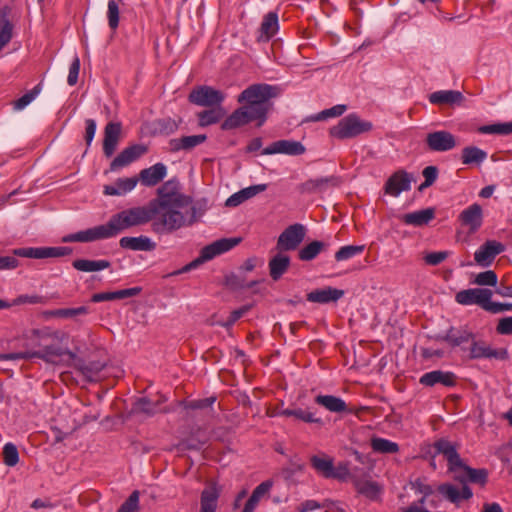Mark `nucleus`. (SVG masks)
<instances>
[{
    "label": "nucleus",
    "instance_id": "obj_42",
    "mask_svg": "<svg viewBox=\"0 0 512 512\" xmlns=\"http://www.w3.org/2000/svg\"><path fill=\"white\" fill-rule=\"evenodd\" d=\"M474 338V334L468 330L450 328L443 340L452 347H458L472 341Z\"/></svg>",
    "mask_w": 512,
    "mask_h": 512
},
{
    "label": "nucleus",
    "instance_id": "obj_40",
    "mask_svg": "<svg viewBox=\"0 0 512 512\" xmlns=\"http://www.w3.org/2000/svg\"><path fill=\"white\" fill-rule=\"evenodd\" d=\"M435 216V211L433 208H427L423 210H418L412 213L404 214L401 217V220L408 225L413 226H424L428 224Z\"/></svg>",
    "mask_w": 512,
    "mask_h": 512
},
{
    "label": "nucleus",
    "instance_id": "obj_53",
    "mask_svg": "<svg viewBox=\"0 0 512 512\" xmlns=\"http://www.w3.org/2000/svg\"><path fill=\"white\" fill-rule=\"evenodd\" d=\"M122 0H109L108 1V10H107V18L109 27L112 30H116L119 25V14H120V4Z\"/></svg>",
    "mask_w": 512,
    "mask_h": 512
},
{
    "label": "nucleus",
    "instance_id": "obj_52",
    "mask_svg": "<svg viewBox=\"0 0 512 512\" xmlns=\"http://www.w3.org/2000/svg\"><path fill=\"white\" fill-rule=\"evenodd\" d=\"M365 250L364 245H347L342 246L336 253L335 259L336 261H345L355 257L356 255H360Z\"/></svg>",
    "mask_w": 512,
    "mask_h": 512
},
{
    "label": "nucleus",
    "instance_id": "obj_14",
    "mask_svg": "<svg viewBox=\"0 0 512 512\" xmlns=\"http://www.w3.org/2000/svg\"><path fill=\"white\" fill-rule=\"evenodd\" d=\"M470 359H481V358H494L501 361L509 359V353L506 348L493 349L491 346L486 344L485 341H471L470 347Z\"/></svg>",
    "mask_w": 512,
    "mask_h": 512
},
{
    "label": "nucleus",
    "instance_id": "obj_34",
    "mask_svg": "<svg viewBox=\"0 0 512 512\" xmlns=\"http://www.w3.org/2000/svg\"><path fill=\"white\" fill-rule=\"evenodd\" d=\"M166 401L164 396L159 397L156 401H152L149 398L142 397L137 399L132 406V412L136 414H145L152 416L155 413L162 412L160 405Z\"/></svg>",
    "mask_w": 512,
    "mask_h": 512
},
{
    "label": "nucleus",
    "instance_id": "obj_36",
    "mask_svg": "<svg viewBox=\"0 0 512 512\" xmlns=\"http://www.w3.org/2000/svg\"><path fill=\"white\" fill-rule=\"evenodd\" d=\"M141 292L140 287H132L127 289H122L118 291L112 292H101L95 293L91 297V301L94 303L103 302V301H113L120 300L125 298H130L138 295Z\"/></svg>",
    "mask_w": 512,
    "mask_h": 512
},
{
    "label": "nucleus",
    "instance_id": "obj_21",
    "mask_svg": "<svg viewBox=\"0 0 512 512\" xmlns=\"http://www.w3.org/2000/svg\"><path fill=\"white\" fill-rule=\"evenodd\" d=\"M411 176L404 170L393 173L385 184V193L398 196L403 191L410 190Z\"/></svg>",
    "mask_w": 512,
    "mask_h": 512
},
{
    "label": "nucleus",
    "instance_id": "obj_59",
    "mask_svg": "<svg viewBox=\"0 0 512 512\" xmlns=\"http://www.w3.org/2000/svg\"><path fill=\"white\" fill-rule=\"evenodd\" d=\"M40 92V85L35 86L31 91L21 96L18 100L14 103V108L16 110H21L25 108L29 103L33 101V99L37 96V94Z\"/></svg>",
    "mask_w": 512,
    "mask_h": 512
},
{
    "label": "nucleus",
    "instance_id": "obj_54",
    "mask_svg": "<svg viewBox=\"0 0 512 512\" xmlns=\"http://www.w3.org/2000/svg\"><path fill=\"white\" fill-rule=\"evenodd\" d=\"M355 487L360 494L369 498H375L380 492V488L376 482L373 481H355Z\"/></svg>",
    "mask_w": 512,
    "mask_h": 512
},
{
    "label": "nucleus",
    "instance_id": "obj_10",
    "mask_svg": "<svg viewBox=\"0 0 512 512\" xmlns=\"http://www.w3.org/2000/svg\"><path fill=\"white\" fill-rule=\"evenodd\" d=\"M341 184V179L337 176H325L308 179L297 186L300 194H319L336 188Z\"/></svg>",
    "mask_w": 512,
    "mask_h": 512
},
{
    "label": "nucleus",
    "instance_id": "obj_6",
    "mask_svg": "<svg viewBox=\"0 0 512 512\" xmlns=\"http://www.w3.org/2000/svg\"><path fill=\"white\" fill-rule=\"evenodd\" d=\"M241 242V238H222L219 240L214 241L213 243L203 247L201 249L200 255L187 265H185L181 270H179L177 273H185L188 272L196 267H198L200 264H203L214 257L221 255L235 246H237Z\"/></svg>",
    "mask_w": 512,
    "mask_h": 512
},
{
    "label": "nucleus",
    "instance_id": "obj_8",
    "mask_svg": "<svg viewBox=\"0 0 512 512\" xmlns=\"http://www.w3.org/2000/svg\"><path fill=\"white\" fill-rule=\"evenodd\" d=\"M306 229L300 223L288 226L278 237L275 249L278 252L296 250L305 238Z\"/></svg>",
    "mask_w": 512,
    "mask_h": 512
},
{
    "label": "nucleus",
    "instance_id": "obj_62",
    "mask_svg": "<svg viewBox=\"0 0 512 512\" xmlns=\"http://www.w3.org/2000/svg\"><path fill=\"white\" fill-rule=\"evenodd\" d=\"M215 401H216L215 397H208V398H204V399L186 402V403H183V405H184L185 409L196 410V409H203L206 407H210L214 404ZM180 404H182V402Z\"/></svg>",
    "mask_w": 512,
    "mask_h": 512
},
{
    "label": "nucleus",
    "instance_id": "obj_50",
    "mask_svg": "<svg viewBox=\"0 0 512 512\" xmlns=\"http://www.w3.org/2000/svg\"><path fill=\"white\" fill-rule=\"evenodd\" d=\"M224 114L225 112L221 106L202 111L198 114L199 125L205 127L215 124L223 118Z\"/></svg>",
    "mask_w": 512,
    "mask_h": 512
},
{
    "label": "nucleus",
    "instance_id": "obj_28",
    "mask_svg": "<svg viewBox=\"0 0 512 512\" xmlns=\"http://www.w3.org/2000/svg\"><path fill=\"white\" fill-rule=\"evenodd\" d=\"M455 480L466 485L469 480L472 483L484 485L487 481L488 473L485 469H474L463 463V466H458V471L455 472Z\"/></svg>",
    "mask_w": 512,
    "mask_h": 512
},
{
    "label": "nucleus",
    "instance_id": "obj_12",
    "mask_svg": "<svg viewBox=\"0 0 512 512\" xmlns=\"http://www.w3.org/2000/svg\"><path fill=\"white\" fill-rule=\"evenodd\" d=\"M147 151L148 148L144 144H134L126 147L110 163V171L114 172L128 166L146 154Z\"/></svg>",
    "mask_w": 512,
    "mask_h": 512
},
{
    "label": "nucleus",
    "instance_id": "obj_13",
    "mask_svg": "<svg viewBox=\"0 0 512 512\" xmlns=\"http://www.w3.org/2000/svg\"><path fill=\"white\" fill-rule=\"evenodd\" d=\"M425 141L429 150L435 152H446L457 145L455 136L446 130L428 133Z\"/></svg>",
    "mask_w": 512,
    "mask_h": 512
},
{
    "label": "nucleus",
    "instance_id": "obj_63",
    "mask_svg": "<svg viewBox=\"0 0 512 512\" xmlns=\"http://www.w3.org/2000/svg\"><path fill=\"white\" fill-rule=\"evenodd\" d=\"M448 257V252H430L424 255L423 259L427 265L436 266L442 263Z\"/></svg>",
    "mask_w": 512,
    "mask_h": 512
},
{
    "label": "nucleus",
    "instance_id": "obj_55",
    "mask_svg": "<svg viewBox=\"0 0 512 512\" xmlns=\"http://www.w3.org/2000/svg\"><path fill=\"white\" fill-rule=\"evenodd\" d=\"M346 110H347L346 105H342V104L335 105L329 109H325V110L321 111L320 113L312 116L311 120L322 121V120H326L327 118H330V117H338V116H341Z\"/></svg>",
    "mask_w": 512,
    "mask_h": 512
},
{
    "label": "nucleus",
    "instance_id": "obj_17",
    "mask_svg": "<svg viewBox=\"0 0 512 512\" xmlns=\"http://www.w3.org/2000/svg\"><path fill=\"white\" fill-rule=\"evenodd\" d=\"M252 121L260 122V117H258L249 107L243 105L237 108L223 121L221 128L223 130H232L244 126Z\"/></svg>",
    "mask_w": 512,
    "mask_h": 512
},
{
    "label": "nucleus",
    "instance_id": "obj_9",
    "mask_svg": "<svg viewBox=\"0 0 512 512\" xmlns=\"http://www.w3.org/2000/svg\"><path fill=\"white\" fill-rule=\"evenodd\" d=\"M225 99V94L211 86H199L193 89L189 94V101L198 106L212 107L221 106Z\"/></svg>",
    "mask_w": 512,
    "mask_h": 512
},
{
    "label": "nucleus",
    "instance_id": "obj_22",
    "mask_svg": "<svg viewBox=\"0 0 512 512\" xmlns=\"http://www.w3.org/2000/svg\"><path fill=\"white\" fill-rule=\"evenodd\" d=\"M305 152V147L298 141L294 140H278L273 142L270 146L266 147L263 155L271 154H287V155H301Z\"/></svg>",
    "mask_w": 512,
    "mask_h": 512
},
{
    "label": "nucleus",
    "instance_id": "obj_45",
    "mask_svg": "<svg viewBox=\"0 0 512 512\" xmlns=\"http://www.w3.org/2000/svg\"><path fill=\"white\" fill-rule=\"evenodd\" d=\"M486 158L487 152L476 146H467L462 150L461 160L465 165H480Z\"/></svg>",
    "mask_w": 512,
    "mask_h": 512
},
{
    "label": "nucleus",
    "instance_id": "obj_38",
    "mask_svg": "<svg viewBox=\"0 0 512 512\" xmlns=\"http://www.w3.org/2000/svg\"><path fill=\"white\" fill-rule=\"evenodd\" d=\"M138 182L137 177L119 178L114 185L104 186V194L110 196H119L133 190Z\"/></svg>",
    "mask_w": 512,
    "mask_h": 512
},
{
    "label": "nucleus",
    "instance_id": "obj_46",
    "mask_svg": "<svg viewBox=\"0 0 512 512\" xmlns=\"http://www.w3.org/2000/svg\"><path fill=\"white\" fill-rule=\"evenodd\" d=\"M278 31V15L275 12H269L263 19L260 27L261 38L268 41Z\"/></svg>",
    "mask_w": 512,
    "mask_h": 512
},
{
    "label": "nucleus",
    "instance_id": "obj_47",
    "mask_svg": "<svg viewBox=\"0 0 512 512\" xmlns=\"http://www.w3.org/2000/svg\"><path fill=\"white\" fill-rule=\"evenodd\" d=\"M370 442L372 450L376 453L395 454L399 451V445L396 442L385 438L372 437Z\"/></svg>",
    "mask_w": 512,
    "mask_h": 512
},
{
    "label": "nucleus",
    "instance_id": "obj_5",
    "mask_svg": "<svg viewBox=\"0 0 512 512\" xmlns=\"http://www.w3.org/2000/svg\"><path fill=\"white\" fill-rule=\"evenodd\" d=\"M158 208H187L191 205L190 197L180 192V184L177 180L166 181L157 191Z\"/></svg>",
    "mask_w": 512,
    "mask_h": 512
},
{
    "label": "nucleus",
    "instance_id": "obj_2",
    "mask_svg": "<svg viewBox=\"0 0 512 512\" xmlns=\"http://www.w3.org/2000/svg\"><path fill=\"white\" fill-rule=\"evenodd\" d=\"M68 339V335L62 331V337H51L46 343L45 349H29L20 352L2 353L1 361L30 360L33 358L42 359L47 363H55L58 358L68 356L70 359H76V354L64 347L62 343Z\"/></svg>",
    "mask_w": 512,
    "mask_h": 512
},
{
    "label": "nucleus",
    "instance_id": "obj_43",
    "mask_svg": "<svg viewBox=\"0 0 512 512\" xmlns=\"http://www.w3.org/2000/svg\"><path fill=\"white\" fill-rule=\"evenodd\" d=\"M74 269L81 272H96L107 269L111 266L108 260L76 259L72 262Z\"/></svg>",
    "mask_w": 512,
    "mask_h": 512
},
{
    "label": "nucleus",
    "instance_id": "obj_30",
    "mask_svg": "<svg viewBox=\"0 0 512 512\" xmlns=\"http://www.w3.org/2000/svg\"><path fill=\"white\" fill-rule=\"evenodd\" d=\"M119 245L123 249L132 251H152L156 248V243L144 235L138 237H122L119 241Z\"/></svg>",
    "mask_w": 512,
    "mask_h": 512
},
{
    "label": "nucleus",
    "instance_id": "obj_31",
    "mask_svg": "<svg viewBox=\"0 0 512 512\" xmlns=\"http://www.w3.org/2000/svg\"><path fill=\"white\" fill-rule=\"evenodd\" d=\"M438 491L450 502L459 505L460 500H468L473 496L472 490L467 486L463 485L461 490H458L451 484H441L438 487Z\"/></svg>",
    "mask_w": 512,
    "mask_h": 512
},
{
    "label": "nucleus",
    "instance_id": "obj_57",
    "mask_svg": "<svg viewBox=\"0 0 512 512\" xmlns=\"http://www.w3.org/2000/svg\"><path fill=\"white\" fill-rule=\"evenodd\" d=\"M497 281V274L492 270H487L477 274L474 283L479 286H496Z\"/></svg>",
    "mask_w": 512,
    "mask_h": 512
},
{
    "label": "nucleus",
    "instance_id": "obj_18",
    "mask_svg": "<svg viewBox=\"0 0 512 512\" xmlns=\"http://www.w3.org/2000/svg\"><path fill=\"white\" fill-rule=\"evenodd\" d=\"M505 250V246L495 240H488L474 253L475 262L482 267L492 264L497 255Z\"/></svg>",
    "mask_w": 512,
    "mask_h": 512
},
{
    "label": "nucleus",
    "instance_id": "obj_33",
    "mask_svg": "<svg viewBox=\"0 0 512 512\" xmlns=\"http://www.w3.org/2000/svg\"><path fill=\"white\" fill-rule=\"evenodd\" d=\"M267 189L266 184L253 185L231 195L225 202L227 207H236Z\"/></svg>",
    "mask_w": 512,
    "mask_h": 512
},
{
    "label": "nucleus",
    "instance_id": "obj_44",
    "mask_svg": "<svg viewBox=\"0 0 512 512\" xmlns=\"http://www.w3.org/2000/svg\"><path fill=\"white\" fill-rule=\"evenodd\" d=\"M279 415L285 416V417H295L298 420H301L305 423H315L322 425L323 421L321 418L316 417L315 413H313L310 410H305L302 408H295V409H283Z\"/></svg>",
    "mask_w": 512,
    "mask_h": 512
},
{
    "label": "nucleus",
    "instance_id": "obj_15",
    "mask_svg": "<svg viewBox=\"0 0 512 512\" xmlns=\"http://www.w3.org/2000/svg\"><path fill=\"white\" fill-rule=\"evenodd\" d=\"M492 297V291L489 289L483 288H471L466 290L459 291L455 299L459 304L462 305H472L477 304L482 309L485 310L487 307L488 301Z\"/></svg>",
    "mask_w": 512,
    "mask_h": 512
},
{
    "label": "nucleus",
    "instance_id": "obj_26",
    "mask_svg": "<svg viewBox=\"0 0 512 512\" xmlns=\"http://www.w3.org/2000/svg\"><path fill=\"white\" fill-rule=\"evenodd\" d=\"M13 17V9L9 5H5L0 9V50L4 48L12 39L13 24L11 19Z\"/></svg>",
    "mask_w": 512,
    "mask_h": 512
},
{
    "label": "nucleus",
    "instance_id": "obj_51",
    "mask_svg": "<svg viewBox=\"0 0 512 512\" xmlns=\"http://www.w3.org/2000/svg\"><path fill=\"white\" fill-rule=\"evenodd\" d=\"M479 132L482 134L509 135L512 134V122L484 125L479 128Z\"/></svg>",
    "mask_w": 512,
    "mask_h": 512
},
{
    "label": "nucleus",
    "instance_id": "obj_3",
    "mask_svg": "<svg viewBox=\"0 0 512 512\" xmlns=\"http://www.w3.org/2000/svg\"><path fill=\"white\" fill-rule=\"evenodd\" d=\"M278 95V88L269 84H253L244 89L237 97V102L245 103L258 117L260 127L267 119V114L271 108L269 102L271 98Z\"/></svg>",
    "mask_w": 512,
    "mask_h": 512
},
{
    "label": "nucleus",
    "instance_id": "obj_23",
    "mask_svg": "<svg viewBox=\"0 0 512 512\" xmlns=\"http://www.w3.org/2000/svg\"><path fill=\"white\" fill-rule=\"evenodd\" d=\"M457 377L453 372L434 370L423 374L419 382L420 384L432 387L436 384H441L445 387H453L456 385Z\"/></svg>",
    "mask_w": 512,
    "mask_h": 512
},
{
    "label": "nucleus",
    "instance_id": "obj_11",
    "mask_svg": "<svg viewBox=\"0 0 512 512\" xmlns=\"http://www.w3.org/2000/svg\"><path fill=\"white\" fill-rule=\"evenodd\" d=\"M72 249L69 247H37L18 248L13 251L14 257L21 256L33 259L58 258L69 255Z\"/></svg>",
    "mask_w": 512,
    "mask_h": 512
},
{
    "label": "nucleus",
    "instance_id": "obj_32",
    "mask_svg": "<svg viewBox=\"0 0 512 512\" xmlns=\"http://www.w3.org/2000/svg\"><path fill=\"white\" fill-rule=\"evenodd\" d=\"M290 257L284 252H278L274 255L268 263L270 277L277 281L279 280L290 267Z\"/></svg>",
    "mask_w": 512,
    "mask_h": 512
},
{
    "label": "nucleus",
    "instance_id": "obj_58",
    "mask_svg": "<svg viewBox=\"0 0 512 512\" xmlns=\"http://www.w3.org/2000/svg\"><path fill=\"white\" fill-rule=\"evenodd\" d=\"M139 508V491H133L117 512H137Z\"/></svg>",
    "mask_w": 512,
    "mask_h": 512
},
{
    "label": "nucleus",
    "instance_id": "obj_64",
    "mask_svg": "<svg viewBox=\"0 0 512 512\" xmlns=\"http://www.w3.org/2000/svg\"><path fill=\"white\" fill-rule=\"evenodd\" d=\"M496 332L500 335H511L512 334V317H504L498 321L496 326Z\"/></svg>",
    "mask_w": 512,
    "mask_h": 512
},
{
    "label": "nucleus",
    "instance_id": "obj_60",
    "mask_svg": "<svg viewBox=\"0 0 512 512\" xmlns=\"http://www.w3.org/2000/svg\"><path fill=\"white\" fill-rule=\"evenodd\" d=\"M46 303V298L40 295H19L16 297L11 304L13 305H22V304H44Z\"/></svg>",
    "mask_w": 512,
    "mask_h": 512
},
{
    "label": "nucleus",
    "instance_id": "obj_29",
    "mask_svg": "<svg viewBox=\"0 0 512 512\" xmlns=\"http://www.w3.org/2000/svg\"><path fill=\"white\" fill-rule=\"evenodd\" d=\"M343 295V290L329 286L309 292L307 294V300L313 303L327 304L338 301Z\"/></svg>",
    "mask_w": 512,
    "mask_h": 512
},
{
    "label": "nucleus",
    "instance_id": "obj_24",
    "mask_svg": "<svg viewBox=\"0 0 512 512\" xmlns=\"http://www.w3.org/2000/svg\"><path fill=\"white\" fill-rule=\"evenodd\" d=\"M220 494L221 487H219L217 483H208L201 492L200 512H216Z\"/></svg>",
    "mask_w": 512,
    "mask_h": 512
},
{
    "label": "nucleus",
    "instance_id": "obj_4",
    "mask_svg": "<svg viewBox=\"0 0 512 512\" xmlns=\"http://www.w3.org/2000/svg\"><path fill=\"white\" fill-rule=\"evenodd\" d=\"M372 128L371 122L363 120L357 114L352 113L343 117L336 125L331 127L330 135L336 139L344 140L367 133Z\"/></svg>",
    "mask_w": 512,
    "mask_h": 512
},
{
    "label": "nucleus",
    "instance_id": "obj_39",
    "mask_svg": "<svg viewBox=\"0 0 512 512\" xmlns=\"http://www.w3.org/2000/svg\"><path fill=\"white\" fill-rule=\"evenodd\" d=\"M463 100V95L459 91L455 90H441L430 94L429 101L432 104L444 105V104H460Z\"/></svg>",
    "mask_w": 512,
    "mask_h": 512
},
{
    "label": "nucleus",
    "instance_id": "obj_16",
    "mask_svg": "<svg viewBox=\"0 0 512 512\" xmlns=\"http://www.w3.org/2000/svg\"><path fill=\"white\" fill-rule=\"evenodd\" d=\"M51 337H62V331H53L49 328L32 329L30 332L24 334V339L26 340L24 344V347L26 348L25 350L45 349L46 343Z\"/></svg>",
    "mask_w": 512,
    "mask_h": 512
},
{
    "label": "nucleus",
    "instance_id": "obj_48",
    "mask_svg": "<svg viewBox=\"0 0 512 512\" xmlns=\"http://www.w3.org/2000/svg\"><path fill=\"white\" fill-rule=\"evenodd\" d=\"M311 465L312 467L325 478H329L333 476V460L330 457H319L312 456L311 457Z\"/></svg>",
    "mask_w": 512,
    "mask_h": 512
},
{
    "label": "nucleus",
    "instance_id": "obj_49",
    "mask_svg": "<svg viewBox=\"0 0 512 512\" xmlns=\"http://www.w3.org/2000/svg\"><path fill=\"white\" fill-rule=\"evenodd\" d=\"M326 244L321 241H312L311 243L304 246L298 252V258L302 261H311L315 259L319 253L325 249Z\"/></svg>",
    "mask_w": 512,
    "mask_h": 512
},
{
    "label": "nucleus",
    "instance_id": "obj_25",
    "mask_svg": "<svg viewBox=\"0 0 512 512\" xmlns=\"http://www.w3.org/2000/svg\"><path fill=\"white\" fill-rule=\"evenodd\" d=\"M434 448L437 453L445 456L448 461L450 471L457 472L458 466H463V461L456 451V447L448 440L440 439L436 441Z\"/></svg>",
    "mask_w": 512,
    "mask_h": 512
},
{
    "label": "nucleus",
    "instance_id": "obj_37",
    "mask_svg": "<svg viewBox=\"0 0 512 512\" xmlns=\"http://www.w3.org/2000/svg\"><path fill=\"white\" fill-rule=\"evenodd\" d=\"M206 135H190L183 136L181 138L172 139L170 141V148L173 152H178L180 150L190 151L196 146L202 144L206 141Z\"/></svg>",
    "mask_w": 512,
    "mask_h": 512
},
{
    "label": "nucleus",
    "instance_id": "obj_7",
    "mask_svg": "<svg viewBox=\"0 0 512 512\" xmlns=\"http://www.w3.org/2000/svg\"><path fill=\"white\" fill-rule=\"evenodd\" d=\"M160 216L153 219L152 230L157 234L169 233L180 229L186 224L183 208H159Z\"/></svg>",
    "mask_w": 512,
    "mask_h": 512
},
{
    "label": "nucleus",
    "instance_id": "obj_27",
    "mask_svg": "<svg viewBox=\"0 0 512 512\" xmlns=\"http://www.w3.org/2000/svg\"><path fill=\"white\" fill-rule=\"evenodd\" d=\"M167 174V168L163 163H156L149 168L140 171L138 180L142 185L152 187L161 182Z\"/></svg>",
    "mask_w": 512,
    "mask_h": 512
},
{
    "label": "nucleus",
    "instance_id": "obj_20",
    "mask_svg": "<svg viewBox=\"0 0 512 512\" xmlns=\"http://www.w3.org/2000/svg\"><path fill=\"white\" fill-rule=\"evenodd\" d=\"M122 124L120 122H108L104 128L103 153L109 158L117 149L121 139Z\"/></svg>",
    "mask_w": 512,
    "mask_h": 512
},
{
    "label": "nucleus",
    "instance_id": "obj_56",
    "mask_svg": "<svg viewBox=\"0 0 512 512\" xmlns=\"http://www.w3.org/2000/svg\"><path fill=\"white\" fill-rule=\"evenodd\" d=\"M4 463L7 466L13 467L19 461V454L16 446L12 443H7L3 448Z\"/></svg>",
    "mask_w": 512,
    "mask_h": 512
},
{
    "label": "nucleus",
    "instance_id": "obj_41",
    "mask_svg": "<svg viewBox=\"0 0 512 512\" xmlns=\"http://www.w3.org/2000/svg\"><path fill=\"white\" fill-rule=\"evenodd\" d=\"M315 403L323 406L330 412L341 413L347 411V404L340 397L333 395H318L314 399Z\"/></svg>",
    "mask_w": 512,
    "mask_h": 512
},
{
    "label": "nucleus",
    "instance_id": "obj_35",
    "mask_svg": "<svg viewBox=\"0 0 512 512\" xmlns=\"http://www.w3.org/2000/svg\"><path fill=\"white\" fill-rule=\"evenodd\" d=\"M105 363L101 361H90L85 363L81 359H77L75 368L89 382L99 379L100 372L104 369Z\"/></svg>",
    "mask_w": 512,
    "mask_h": 512
},
{
    "label": "nucleus",
    "instance_id": "obj_19",
    "mask_svg": "<svg viewBox=\"0 0 512 512\" xmlns=\"http://www.w3.org/2000/svg\"><path fill=\"white\" fill-rule=\"evenodd\" d=\"M483 209L474 203L465 208L458 216V221L462 226L468 227L469 233H476L483 224Z\"/></svg>",
    "mask_w": 512,
    "mask_h": 512
},
{
    "label": "nucleus",
    "instance_id": "obj_1",
    "mask_svg": "<svg viewBox=\"0 0 512 512\" xmlns=\"http://www.w3.org/2000/svg\"><path fill=\"white\" fill-rule=\"evenodd\" d=\"M156 214H158V209L152 203L148 206L125 209L113 215L106 224L68 234L62 238V242L86 243L111 238L131 227L147 224L155 218Z\"/></svg>",
    "mask_w": 512,
    "mask_h": 512
},
{
    "label": "nucleus",
    "instance_id": "obj_61",
    "mask_svg": "<svg viewBox=\"0 0 512 512\" xmlns=\"http://www.w3.org/2000/svg\"><path fill=\"white\" fill-rule=\"evenodd\" d=\"M89 308L87 306H80L77 308H61L59 318H74L81 315H87Z\"/></svg>",
    "mask_w": 512,
    "mask_h": 512
}]
</instances>
